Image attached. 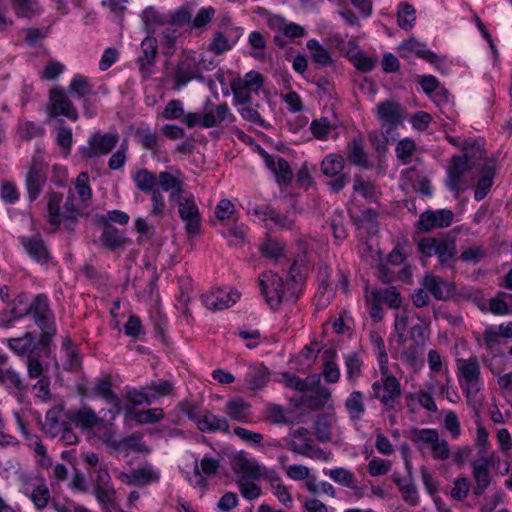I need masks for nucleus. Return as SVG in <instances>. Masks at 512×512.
<instances>
[{
    "label": "nucleus",
    "instance_id": "nucleus-1",
    "mask_svg": "<svg viewBox=\"0 0 512 512\" xmlns=\"http://www.w3.org/2000/svg\"><path fill=\"white\" fill-rule=\"evenodd\" d=\"M11 318L5 321L4 327L8 328L12 322L19 320L27 315H32L34 322L38 327L48 329L42 342L45 344L53 333L54 314L49 307V300L46 295L38 294L33 301L29 303L27 294L20 293L12 302L9 311Z\"/></svg>",
    "mask_w": 512,
    "mask_h": 512
},
{
    "label": "nucleus",
    "instance_id": "nucleus-2",
    "mask_svg": "<svg viewBox=\"0 0 512 512\" xmlns=\"http://www.w3.org/2000/svg\"><path fill=\"white\" fill-rule=\"evenodd\" d=\"M45 199L49 224L58 229L63 225L64 229L73 232L82 216L80 209L75 205L76 196L71 189L67 195L56 191H49Z\"/></svg>",
    "mask_w": 512,
    "mask_h": 512
},
{
    "label": "nucleus",
    "instance_id": "nucleus-3",
    "mask_svg": "<svg viewBox=\"0 0 512 512\" xmlns=\"http://www.w3.org/2000/svg\"><path fill=\"white\" fill-rule=\"evenodd\" d=\"M258 281L262 295L273 310L278 309L284 301L294 303L298 299L295 288L284 283L282 277L277 273L263 272Z\"/></svg>",
    "mask_w": 512,
    "mask_h": 512
},
{
    "label": "nucleus",
    "instance_id": "nucleus-4",
    "mask_svg": "<svg viewBox=\"0 0 512 512\" xmlns=\"http://www.w3.org/2000/svg\"><path fill=\"white\" fill-rule=\"evenodd\" d=\"M39 328L42 331L39 339H36L32 332H26L22 337L10 338L8 340L9 348L19 356L26 355L28 358L30 355L36 354L37 351H41L43 352L44 357L49 358L51 354V344L57 331L56 325L53 323V333L45 344L42 342V340L44 339L48 329L44 327Z\"/></svg>",
    "mask_w": 512,
    "mask_h": 512
},
{
    "label": "nucleus",
    "instance_id": "nucleus-5",
    "mask_svg": "<svg viewBox=\"0 0 512 512\" xmlns=\"http://www.w3.org/2000/svg\"><path fill=\"white\" fill-rule=\"evenodd\" d=\"M369 399L379 400L387 410H394L401 396L400 381L394 375H383L372 383Z\"/></svg>",
    "mask_w": 512,
    "mask_h": 512
},
{
    "label": "nucleus",
    "instance_id": "nucleus-6",
    "mask_svg": "<svg viewBox=\"0 0 512 512\" xmlns=\"http://www.w3.org/2000/svg\"><path fill=\"white\" fill-rule=\"evenodd\" d=\"M48 166L38 155H34L25 176L28 200L34 202L47 182Z\"/></svg>",
    "mask_w": 512,
    "mask_h": 512
},
{
    "label": "nucleus",
    "instance_id": "nucleus-7",
    "mask_svg": "<svg viewBox=\"0 0 512 512\" xmlns=\"http://www.w3.org/2000/svg\"><path fill=\"white\" fill-rule=\"evenodd\" d=\"M49 102L50 104L47 110L50 118H56L58 120V117L63 116L73 122L79 119L76 107L63 88H53L49 94Z\"/></svg>",
    "mask_w": 512,
    "mask_h": 512
},
{
    "label": "nucleus",
    "instance_id": "nucleus-8",
    "mask_svg": "<svg viewBox=\"0 0 512 512\" xmlns=\"http://www.w3.org/2000/svg\"><path fill=\"white\" fill-rule=\"evenodd\" d=\"M344 162L343 156L330 154L321 163L322 173L331 178L335 177V179L327 182L330 190L334 193L340 192L350 182V176L346 173H341L344 169Z\"/></svg>",
    "mask_w": 512,
    "mask_h": 512
},
{
    "label": "nucleus",
    "instance_id": "nucleus-9",
    "mask_svg": "<svg viewBox=\"0 0 512 512\" xmlns=\"http://www.w3.org/2000/svg\"><path fill=\"white\" fill-rule=\"evenodd\" d=\"M94 224L102 230L99 241L107 250L118 251L123 249L129 242L125 236V231L119 230L113 224L104 220L103 214H96L94 216Z\"/></svg>",
    "mask_w": 512,
    "mask_h": 512
},
{
    "label": "nucleus",
    "instance_id": "nucleus-10",
    "mask_svg": "<svg viewBox=\"0 0 512 512\" xmlns=\"http://www.w3.org/2000/svg\"><path fill=\"white\" fill-rule=\"evenodd\" d=\"M411 441L415 444L426 443L431 446L433 457L439 460H446L450 455V449L446 440L439 441V434L432 428H413L411 430Z\"/></svg>",
    "mask_w": 512,
    "mask_h": 512
},
{
    "label": "nucleus",
    "instance_id": "nucleus-11",
    "mask_svg": "<svg viewBox=\"0 0 512 512\" xmlns=\"http://www.w3.org/2000/svg\"><path fill=\"white\" fill-rule=\"evenodd\" d=\"M118 140L117 134L95 132L89 137L88 145L81 148V155L86 159L106 155L115 148Z\"/></svg>",
    "mask_w": 512,
    "mask_h": 512
},
{
    "label": "nucleus",
    "instance_id": "nucleus-12",
    "mask_svg": "<svg viewBox=\"0 0 512 512\" xmlns=\"http://www.w3.org/2000/svg\"><path fill=\"white\" fill-rule=\"evenodd\" d=\"M178 214L185 222V229L188 235L194 236L200 233L201 215L193 194L185 195V199L179 202Z\"/></svg>",
    "mask_w": 512,
    "mask_h": 512
},
{
    "label": "nucleus",
    "instance_id": "nucleus-13",
    "mask_svg": "<svg viewBox=\"0 0 512 512\" xmlns=\"http://www.w3.org/2000/svg\"><path fill=\"white\" fill-rule=\"evenodd\" d=\"M228 114V104L221 103L215 107L213 111L201 113L189 112L184 115L182 121L189 127L193 128L199 125L202 128H213L222 123V119Z\"/></svg>",
    "mask_w": 512,
    "mask_h": 512
},
{
    "label": "nucleus",
    "instance_id": "nucleus-14",
    "mask_svg": "<svg viewBox=\"0 0 512 512\" xmlns=\"http://www.w3.org/2000/svg\"><path fill=\"white\" fill-rule=\"evenodd\" d=\"M240 293L237 290L217 289L208 294H203L201 300L203 305L213 311L227 309L233 306L239 299Z\"/></svg>",
    "mask_w": 512,
    "mask_h": 512
},
{
    "label": "nucleus",
    "instance_id": "nucleus-15",
    "mask_svg": "<svg viewBox=\"0 0 512 512\" xmlns=\"http://www.w3.org/2000/svg\"><path fill=\"white\" fill-rule=\"evenodd\" d=\"M377 118L383 127H386V134H390L402 123L401 106L398 102L385 100L377 105Z\"/></svg>",
    "mask_w": 512,
    "mask_h": 512
},
{
    "label": "nucleus",
    "instance_id": "nucleus-16",
    "mask_svg": "<svg viewBox=\"0 0 512 512\" xmlns=\"http://www.w3.org/2000/svg\"><path fill=\"white\" fill-rule=\"evenodd\" d=\"M422 286L437 300L447 301L456 293V287L453 282L436 275L427 274L423 278Z\"/></svg>",
    "mask_w": 512,
    "mask_h": 512
},
{
    "label": "nucleus",
    "instance_id": "nucleus-17",
    "mask_svg": "<svg viewBox=\"0 0 512 512\" xmlns=\"http://www.w3.org/2000/svg\"><path fill=\"white\" fill-rule=\"evenodd\" d=\"M399 48L402 51L415 54L417 57L435 65L437 68H439L440 64L444 63L446 59L427 49L426 43L420 42L414 37L404 40Z\"/></svg>",
    "mask_w": 512,
    "mask_h": 512
},
{
    "label": "nucleus",
    "instance_id": "nucleus-18",
    "mask_svg": "<svg viewBox=\"0 0 512 512\" xmlns=\"http://www.w3.org/2000/svg\"><path fill=\"white\" fill-rule=\"evenodd\" d=\"M65 417L70 424H74L83 430L91 429L102 419L89 407L70 408L65 412Z\"/></svg>",
    "mask_w": 512,
    "mask_h": 512
},
{
    "label": "nucleus",
    "instance_id": "nucleus-19",
    "mask_svg": "<svg viewBox=\"0 0 512 512\" xmlns=\"http://www.w3.org/2000/svg\"><path fill=\"white\" fill-rule=\"evenodd\" d=\"M20 242L28 256L35 262L47 264L51 259L50 252L41 236L21 237Z\"/></svg>",
    "mask_w": 512,
    "mask_h": 512
},
{
    "label": "nucleus",
    "instance_id": "nucleus-20",
    "mask_svg": "<svg viewBox=\"0 0 512 512\" xmlns=\"http://www.w3.org/2000/svg\"><path fill=\"white\" fill-rule=\"evenodd\" d=\"M155 29H146V37L142 40L140 48L143 56L137 59L140 71L155 65L158 54V41L154 36Z\"/></svg>",
    "mask_w": 512,
    "mask_h": 512
},
{
    "label": "nucleus",
    "instance_id": "nucleus-21",
    "mask_svg": "<svg viewBox=\"0 0 512 512\" xmlns=\"http://www.w3.org/2000/svg\"><path fill=\"white\" fill-rule=\"evenodd\" d=\"M198 64L194 57L183 56L180 58L175 72V87L186 86L196 76Z\"/></svg>",
    "mask_w": 512,
    "mask_h": 512
},
{
    "label": "nucleus",
    "instance_id": "nucleus-22",
    "mask_svg": "<svg viewBox=\"0 0 512 512\" xmlns=\"http://www.w3.org/2000/svg\"><path fill=\"white\" fill-rule=\"evenodd\" d=\"M270 375L269 369L263 363L254 364L248 367L244 381L249 389L260 390L269 382Z\"/></svg>",
    "mask_w": 512,
    "mask_h": 512
},
{
    "label": "nucleus",
    "instance_id": "nucleus-23",
    "mask_svg": "<svg viewBox=\"0 0 512 512\" xmlns=\"http://www.w3.org/2000/svg\"><path fill=\"white\" fill-rule=\"evenodd\" d=\"M220 467V463L217 459L205 455L200 461V468L198 460H195L194 465V476L197 478L195 486L205 488L207 486L206 477L215 475Z\"/></svg>",
    "mask_w": 512,
    "mask_h": 512
},
{
    "label": "nucleus",
    "instance_id": "nucleus-24",
    "mask_svg": "<svg viewBox=\"0 0 512 512\" xmlns=\"http://www.w3.org/2000/svg\"><path fill=\"white\" fill-rule=\"evenodd\" d=\"M197 428L203 433L224 432L230 433L229 421L226 418H221L210 411H205L201 420L197 423Z\"/></svg>",
    "mask_w": 512,
    "mask_h": 512
},
{
    "label": "nucleus",
    "instance_id": "nucleus-25",
    "mask_svg": "<svg viewBox=\"0 0 512 512\" xmlns=\"http://www.w3.org/2000/svg\"><path fill=\"white\" fill-rule=\"evenodd\" d=\"M435 255L438 256L442 266L452 267L457 255L456 240L454 237H439Z\"/></svg>",
    "mask_w": 512,
    "mask_h": 512
},
{
    "label": "nucleus",
    "instance_id": "nucleus-26",
    "mask_svg": "<svg viewBox=\"0 0 512 512\" xmlns=\"http://www.w3.org/2000/svg\"><path fill=\"white\" fill-rule=\"evenodd\" d=\"M120 480L129 485H136L144 487L152 482L159 480V474L154 472L151 468L144 467L137 470H133L132 473H121Z\"/></svg>",
    "mask_w": 512,
    "mask_h": 512
},
{
    "label": "nucleus",
    "instance_id": "nucleus-27",
    "mask_svg": "<svg viewBox=\"0 0 512 512\" xmlns=\"http://www.w3.org/2000/svg\"><path fill=\"white\" fill-rule=\"evenodd\" d=\"M93 397L103 399L108 404L115 407L120 406V399L118 395L112 390V380L110 375H106L104 378L97 379L94 386L92 387Z\"/></svg>",
    "mask_w": 512,
    "mask_h": 512
},
{
    "label": "nucleus",
    "instance_id": "nucleus-28",
    "mask_svg": "<svg viewBox=\"0 0 512 512\" xmlns=\"http://www.w3.org/2000/svg\"><path fill=\"white\" fill-rule=\"evenodd\" d=\"M234 472L242 479H259L262 476V469L254 459H248L242 456L236 458L233 464Z\"/></svg>",
    "mask_w": 512,
    "mask_h": 512
},
{
    "label": "nucleus",
    "instance_id": "nucleus-29",
    "mask_svg": "<svg viewBox=\"0 0 512 512\" xmlns=\"http://www.w3.org/2000/svg\"><path fill=\"white\" fill-rule=\"evenodd\" d=\"M66 92L67 95L69 94L75 99H84L87 96L96 95L89 79L81 74L74 75Z\"/></svg>",
    "mask_w": 512,
    "mask_h": 512
},
{
    "label": "nucleus",
    "instance_id": "nucleus-30",
    "mask_svg": "<svg viewBox=\"0 0 512 512\" xmlns=\"http://www.w3.org/2000/svg\"><path fill=\"white\" fill-rule=\"evenodd\" d=\"M250 407L243 398L237 397L226 402L225 412L232 420L246 422L250 417Z\"/></svg>",
    "mask_w": 512,
    "mask_h": 512
},
{
    "label": "nucleus",
    "instance_id": "nucleus-31",
    "mask_svg": "<svg viewBox=\"0 0 512 512\" xmlns=\"http://www.w3.org/2000/svg\"><path fill=\"white\" fill-rule=\"evenodd\" d=\"M344 406L352 422L361 420L363 414L366 411L364 404V394L358 390L351 392L346 398Z\"/></svg>",
    "mask_w": 512,
    "mask_h": 512
},
{
    "label": "nucleus",
    "instance_id": "nucleus-32",
    "mask_svg": "<svg viewBox=\"0 0 512 512\" xmlns=\"http://www.w3.org/2000/svg\"><path fill=\"white\" fill-rule=\"evenodd\" d=\"M457 364L460 383L480 380V365L476 357H470L468 360L458 359Z\"/></svg>",
    "mask_w": 512,
    "mask_h": 512
},
{
    "label": "nucleus",
    "instance_id": "nucleus-33",
    "mask_svg": "<svg viewBox=\"0 0 512 512\" xmlns=\"http://www.w3.org/2000/svg\"><path fill=\"white\" fill-rule=\"evenodd\" d=\"M362 138H354L347 145L348 160L360 167L371 168L373 165L368 162V156L362 146Z\"/></svg>",
    "mask_w": 512,
    "mask_h": 512
},
{
    "label": "nucleus",
    "instance_id": "nucleus-34",
    "mask_svg": "<svg viewBox=\"0 0 512 512\" xmlns=\"http://www.w3.org/2000/svg\"><path fill=\"white\" fill-rule=\"evenodd\" d=\"M132 178L136 188L143 193L148 194L156 189L157 175L146 168L139 169Z\"/></svg>",
    "mask_w": 512,
    "mask_h": 512
},
{
    "label": "nucleus",
    "instance_id": "nucleus-35",
    "mask_svg": "<svg viewBox=\"0 0 512 512\" xmlns=\"http://www.w3.org/2000/svg\"><path fill=\"white\" fill-rule=\"evenodd\" d=\"M192 9L189 4H183L177 9L168 12V25L174 28L190 27Z\"/></svg>",
    "mask_w": 512,
    "mask_h": 512
},
{
    "label": "nucleus",
    "instance_id": "nucleus-36",
    "mask_svg": "<svg viewBox=\"0 0 512 512\" xmlns=\"http://www.w3.org/2000/svg\"><path fill=\"white\" fill-rule=\"evenodd\" d=\"M26 496L29 497L38 510L44 509L50 501V491L44 479L42 478L39 483H35Z\"/></svg>",
    "mask_w": 512,
    "mask_h": 512
},
{
    "label": "nucleus",
    "instance_id": "nucleus-37",
    "mask_svg": "<svg viewBox=\"0 0 512 512\" xmlns=\"http://www.w3.org/2000/svg\"><path fill=\"white\" fill-rule=\"evenodd\" d=\"M494 174L493 167L486 165L482 167L481 176L474 192L476 201H481L487 196L493 184Z\"/></svg>",
    "mask_w": 512,
    "mask_h": 512
},
{
    "label": "nucleus",
    "instance_id": "nucleus-38",
    "mask_svg": "<svg viewBox=\"0 0 512 512\" xmlns=\"http://www.w3.org/2000/svg\"><path fill=\"white\" fill-rule=\"evenodd\" d=\"M141 20L143 23V30L146 32L147 28L155 29V25H168V13L163 14L156 10L153 6H149L142 11Z\"/></svg>",
    "mask_w": 512,
    "mask_h": 512
},
{
    "label": "nucleus",
    "instance_id": "nucleus-39",
    "mask_svg": "<svg viewBox=\"0 0 512 512\" xmlns=\"http://www.w3.org/2000/svg\"><path fill=\"white\" fill-rule=\"evenodd\" d=\"M306 46L311 51L312 61L320 67H327L333 62L329 51L318 40L310 39L307 41Z\"/></svg>",
    "mask_w": 512,
    "mask_h": 512
},
{
    "label": "nucleus",
    "instance_id": "nucleus-40",
    "mask_svg": "<svg viewBox=\"0 0 512 512\" xmlns=\"http://www.w3.org/2000/svg\"><path fill=\"white\" fill-rule=\"evenodd\" d=\"M343 358L346 367L347 379L351 384H355L361 375L363 361L356 352L345 354Z\"/></svg>",
    "mask_w": 512,
    "mask_h": 512
},
{
    "label": "nucleus",
    "instance_id": "nucleus-41",
    "mask_svg": "<svg viewBox=\"0 0 512 512\" xmlns=\"http://www.w3.org/2000/svg\"><path fill=\"white\" fill-rule=\"evenodd\" d=\"M416 21V10L408 2H401L397 9V22L402 29H411Z\"/></svg>",
    "mask_w": 512,
    "mask_h": 512
},
{
    "label": "nucleus",
    "instance_id": "nucleus-42",
    "mask_svg": "<svg viewBox=\"0 0 512 512\" xmlns=\"http://www.w3.org/2000/svg\"><path fill=\"white\" fill-rule=\"evenodd\" d=\"M291 436L293 439H301L303 443L299 445L293 441L291 443L290 450L301 455H309L310 450H312L311 440L309 438V430L305 427H300L294 430L291 433Z\"/></svg>",
    "mask_w": 512,
    "mask_h": 512
},
{
    "label": "nucleus",
    "instance_id": "nucleus-43",
    "mask_svg": "<svg viewBox=\"0 0 512 512\" xmlns=\"http://www.w3.org/2000/svg\"><path fill=\"white\" fill-rule=\"evenodd\" d=\"M314 434L318 441L326 443L331 441V420L327 414L317 416L314 422Z\"/></svg>",
    "mask_w": 512,
    "mask_h": 512
},
{
    "label": "nucleus",
    "instance_id": "nucleus-44",
    "mask_svg": "<svg viewBox=\"0 0 512 512\" xmlns=\"http://www.w3.org/2000/svg\"><path fill=\"white\" fill-rule=\"evenodd\" d=\"M234 105L243 106L251 103V89L242 84V78H237L231 82Z\"/></svg>",
    "mask_w": 512,
    "mask_h": 512
},
{
    "label": "nucleus",
    "instance_id": "nucleus-45",
    "mask_svg": "<svg viewBox=\"0 0 512 512\" xmlns=\"http://www.w3.org/2000/svg\"><path fill=\"white\" fill-rule=\"evenodd\" d=\"M374 300H380L386 303L390 308L397 309L401 305L400 293L397 292L395 287L386 289L385 291L374 290L372 291Z\"/></svg>",
    "mask_w": 512,
    "mask_h": 512
},
{
    "label": "nucleus",
    "instance_id": "nucleus-46",
    "mask_svg": "<svg viewBox=\"0 0 512 512\" xmlns=\"http://www.w3.org/2000/svg\"><path fill=\"white\" fill-rule=\"evenodd\" d=\"M304 282L303 276V265L299 264L297 260H294L290 266L286 283L289 287H293L296 290V295L299 297L301 288L300 286Z\"/></svg>",
    "mask_w": 512,
    "mask_h": 512
},
{
    "label": "nucleus",
    "instance_id": "nucleus-47",
    "mask_svg": "<svg viewBox=\"0 0 512 512\" xmlns=\"http://www.w3.org/2000/svg\"><path fill=\"white\" fill-rule=\"evenodd\" d=\"M180 33L178 30L172 26L164 28L161 32L162 37V47L164 49V53L166 55H172L175 51V44L177 39L179 38Z\"/></svg>",
    "mask_w": 512,
    "mask_h": 512
},
{
    "label": "nucleus",
    "instance_id": "nucleus-48",
    "mask_svg": "<svg viewBox=\"0 0 512 512\" xmlns=\"http://www.w3.org/2000/svg\"><path fill=\"white\" fill-rule=\"evenodd\" d=\"M273 173L278 183H283L286 186L292 183L293 172L289 162L285 158L278 157L277 166Z\"/></svg>",
    "mask_w": 512,
    "mask_h": 512
},
{
    "label": "nucleus",
    "instance_id": "nucleus-49",
    "mask_svg": "<svg viewBox=\"0 0 512 512\" xmlns=\"http://www.w3.org/2000/svg\"><path fill=\"white\" fill-rule=\"evenodd\" d=\"M214 15L215 9L213 7L207 6L200 8L196 16H192V21L190 22V30L200 29L206 26L212 21Z\"/></svg>",
    "mask_w": 512,
    "mask_h": 512
},
{
    "label": "nucleus",
    "instance_id": "nucleus-50",
    "mask_svg": "<svg viewBox=\"0 0 512 512\" xmlns=\"http://www.w3.org/2000/svg\"><path fill=\"white\" fill-rule=\"evenodd\" d=\"M327 474V472L325 471ZM329 477L336 483L341 484L345 487L352 488L355 476L354 474L342 467L332 469L328 472Z\"/></svg>",
    "mask_w": 512,
    "mask_h": 512
},
{
    "label": "nucleus",
    "instance_id": "nucleus-51",
    "mask_svg": "<svg viewBox=\"0 0 512 512\" xmlns=\"http://www.w3.org/2000/svg\"><path fill=\"white\" fill-rule=\"evenodd\" d=\"M0 383L6 385L8 388H15L18 390L25 389V385L23 384L20 375L11 368L6 370L0 368Z\"/></svg>",
    "mask_w": 512,
    "mask_h": 512
},
{
    "label": "nucleus",
    "instance_id": "nucleus-52",
    "mask_svg": "<svg viewBox=\"0 0 512 512\" xmlns=\"http://www.w3.org/2000/svg\"><path fill=\"white\" fill-rule=\"evenodd\" d=\"M20 193L13 182L4 180L0 184V198L5 204H14L19 200Z\"/></svg>",
    "mask_w": 512,
    "mask_h": 512
},
{
    "label": "nucleus",
    "instance_id": "nucleus-53",
    "mask_svg": "<svg viewBox=\"0 0 512 512\" xmlns=\"http://www.w3.org/2000/svg\"><path fill=\"white\" fill-rule=\"evenodd\" d=\"M473 478L476 482V486L474 487L473 493L476 496L482 495L485 490L489 487L491 482L490 473L487 470L473 469L472 470Z\"/></svg>",
    "mask_w": 512,
    "mask_h": 512
},
{
    "label": "nucleus",
    "instance_id": "nucleus-54",
    "mask_svg": "<svg viewBox=\"0 0 512 512\" xmlns=\"http://www.w3.org/2000/svg\"><path fill=\"white\" fill-rule=\"evenodd\" d=\"M215 217L219 221L237 218L234 204L228 199H221L215 208Z\"/></svg>",
    "mask_w": 512,
    "mask_h": 512
},
{
    "label": "nucleus",
    "instance_id": "nucleus-55",
    "mask_svg": "<svg viewBox=\"0 0 512 512\" xmlns=\"http://www.w3.org/2000/svg\"><path fill=\"white\" fill-rule=\"evenodd\" d=\"M351 61L356 69L365 73L372 71L377 64L376 58L368 57L362 51H357L355 55H351Z\"/></svg>",
    "mask_w": 512,
    "mask_h": 512
},
{
    "label": "nucleus",
    "instance_id": "nucleus-56",
    "mask_svg": "<svg viewBox=\"0 0 512 512\" xmlns=\"http://www.w3.org/2000/svg\"><path fill=\"white\" fill-rule=\"evenodd\" d=\"M232 48V45L229 43L227 37L221 32L216 31L213 35L211 42L209 43L208 49L209 51L221 55Z\"/></svg>",
    "mask_w": 512,
    "mask_h": 512
},
{
    "label": "nucleus",
    "instance_id": "nucleus-57",
    "mask_svg": "<svg viewBox=\"0 0 512 512\" xmlns=\"http://www.w3.org/2000/svg\"><path fill=\"white\" fill-rule=\"evenodd\" d=\"M157 185H159L164 192H169L170 190L184 186L180 179L167 171H162L157 175Z\"/></svg>",
    "mask_w": 512,
    "mask_h": 512
},
{
    "label": "nucleus",
    "instance_id": "nucleus-58",
    "mask_svg": "<svg viewBox=\"0 0 512 512\" xmlns=\"http://www.w3.org/2000/svg\"><path fill=\"white\" fill-rule=\"evenodd\" d=\"M164 417L162 408H152L139 411L135 414V420L139 424H153L159 422Z\"/></svg>",
    "mask_w": 512,
    "mask_h": 512
},
{
    "label": "nucleus",
    "instance_id": "nucleus-59",
    "mask_svg": "<svg viewBox=\"0 0 512 512\" xmlns=\"http://www.w3.org/2000/svg\"><path fill=\"white\" fill-rule=\"evenodd\" d=\"M353 190L362 195L366 200H373L375 197V186L370 181L363 180L360 176L354 179Z\"/></svg>",
    "mask_w": 512,
    "mask_h": 512
},
{
    "label": "nucleus",
    "instance_id": "nucleus-60",
    "mask_svg": "<svg viewBox=\"0 0 512 512\" xmlns=\"http://www.w3.org/2000/svg\"><path fill=\"white\" fill-rule=\"evenodd\" d=\"M416 145L413 140L409 138L402 139L396 146L397 158L406 164L414 153Z\"/></svg>",
    "mask_w": 512,
    "mask_h": 512
},
{
    "label": "nucleus",
    "instance_id": "nucleus-61",
    "mask_svg": "<svg viewBox=\"0 0 512 512\" xmlns=\"http://www.w3.org/2000/svg\"><path fill=\"white\" fill-rule=\"evenodd\" d=\"M43 356V352L37 351L36 354L30 355L27 358V372L30 378L42 377L44 367L40 358Z\"/></svg>",
    "mask_w": 512,
    "mask_h": 512
},
{
    "label": "nucleus",
    "instance_id": "nucleus-62",
    "mask_svg": "<svg viewBox=\"0 0 512 512\" xmlns=\"http://www.w3.org/2000/svg\"><path fill=\"white\" fill-rule=\"evenodd\" d=\"M388 135L389 134H386V131L384 133H379L378 131H371L368 135L371 145L375 148L379 156H382L388 151Z\"/></svg>",
    "mask_w": 512,
    "mask_h": 512
},
{
    "label": "nucleus",
    "instance_id": "nucleus-63",
    "mask_svg": "<svg viewBox=\"0 0 512 512\" xmlns=\"http://www.w3.org/2000/svg\"><path fill=\"white\" fill-rule=\"evenodd\" d=\"M283 249L284 245H282L278 241L268 239L260 247V252L262 256L266 258L277 259L282 254Z\"/></svg>",
    "mask_w": 512,
    "mask_h": 512
},
{
    "label": "nucleus",
    "instance_id": "nucleus-64",
    "mask_svg": "<svg viewBox=\"0 0 512 512\" xmlns=\"http://www.w3.org/2000/svg\"><path fill=\"white\" fill-rule=\"evenodd\" d=\"M124 332L127 336L134 339L144 334L141 319L137 315H130L127 322L124 324Z\"/></svg>",
    "mask_w": 512,
    "mask_h": 512
}]
</instances>
